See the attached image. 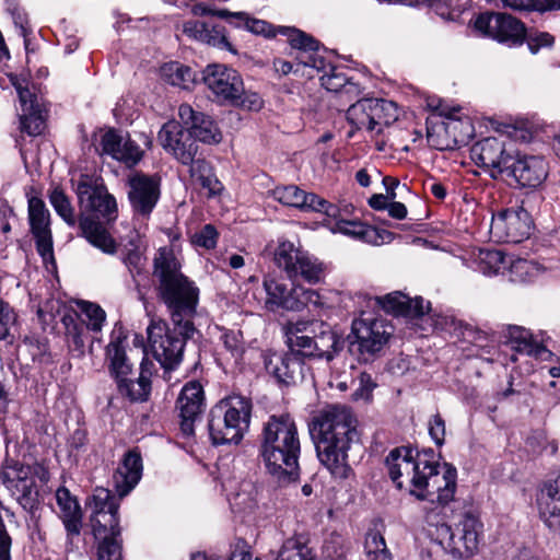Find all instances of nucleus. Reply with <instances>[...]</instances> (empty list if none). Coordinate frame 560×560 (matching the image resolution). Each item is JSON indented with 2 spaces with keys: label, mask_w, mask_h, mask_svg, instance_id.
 Returning <instances> with one entry per match:
<instances>
[{
  "label": "nucleus",
  "mask_w": 560,
  "mask_h": 560,
  "mask_svg": "<svg viewBox=\"0 0 560 560\" xmlns=\"http://www.w3.org/2000/svg\"><path fill=\"white\" fill-rule=\"evenodd\" d=\"M317 457L329 472L339 479L349 476L348 452L359 443L357 419L341 405H330L316 412L310 423Z\"/></svg>",
  "instance_id": "2"
},
{
  "label": "nucleus",
  "mask_w": 560,
  "mask_h": 560,
  "mask_svg": "<svg viewBox=\"0 0 560 560\" xmlns=\"http://www.w3.org/2000/svg\"><path fill=\"white\" fill-rule=\"evenodd\" d=\"M126 337L113 331L106 348V361L110 375L115 378L118 392L131 401H144L151 392V372L144 368L137 378L131 377L132 364L126 354Z\"/></svg>",
  "instance_id": "7"
},
{
  "label": "nucleus",
  "mask_w": 560,
  "mask_h": 560,
  "mask_svg": "<svg viewBox=\"0 0 560 560\" xmlns=\"http://www.w3.org/2000/svg\"><path fill=\"white\" fill-rule=\"evenodd\" d=\"M348 547L346 540L339 534H330L323 545V557L325 560H346Z\"/></svg>",
  "instance_id": "51"
},
{
  "label": "nucleus",
  "mask_w": 560,
  "mask_h": 560,
  "mask_svg": "<svg viewBox=\"0 0 560 560\" xmlns=\"http://www.w3.org/2000/svg\"><path fill=\"white\" fill-rule=\"evenodd\" d=\"M273 261L292 280L301 277L310 283H317L323 278V264L290 241H279Z\"/></svg>",
  "instance_id": "13"
},
{
  "label": "nucleus",
  "mask_w": 560,
  "mask_h": 560,
  "mask_svg": "<svg viewBox=\"0 0 560 560\" xmlns=\"http://www.w3.org/2000/svg\"><path fill=\"white\" fill-rule=\"evenodd\" d=\"M393 334L384 319L363 313L354 319L348 336L349 351L361 362L373 361L387 345Z\"/></svg>",
  "instance_id": "10"
},
{
  "label": "nucleus",
  "mask_w": 560,
  "mask_h": 560,
  "mask_svg": "<svg viewBox=\"0 0 560 560\" xmlns=\"http://www.w3.org/2000/svg\"><path fill=\"white\" fill-rule=\"evenodd\" d=\"M287 342L296 357L325 358L330 361L343 347V340L324 322H300L289 328Z\"/></svg>",
  "instance_id": "6"
},
{
  "label": "nucleus",
  "mask_w": 560,
  "mask_h": 560,
  "mask_svg": "<svg viewBox=\"0 0 560 560\" xmlns=\"http://www.w3.org/2000/svg\"><path fill=\"white\" fill-rule=\"evenodd\" d=\"M339 212L335 218L327 217L326 225L334 233H341L347 236L369 242L375 236V230L360 221L337 219Z\"/></svg>",
  "instance_id": "33"
},
{
  "label": "nucleus",
  "mask_w": 560,
  "mask_h": 560,
  "mask_svg": "<svg viewBox=\"0 0 560 560\" xmlns=\"http://www.w3.org/2000/svg\"><path fill=\"white\" fill-rule=\"evenodd\" d=\"M483 534V524L476 510H466L460 514L455 527L440 524L435 528V540L454 558L472 556Z\"/></svg>",
  "instance_id": "8"
},
{
  "label": "nucleus",
  "mask_w": 560,
  "mask_h": 560,
  "mask_svg": "<svg viewBox=\"0 0 560 560\" xmlns=\"http://www.w3.org/2000/svg\"><path fill=\"white\" fill-rule=\"evenodd\" d=\"M533 230L529 212L521 206L498 210L492 214L490 235L495 242L521 243Z\"/></svg>",
  "instance_id": "15"
},
{
  "label": "nucleus",
  "mask_w": 560,
  "mask_h": 560,
  "mask_svg": "<svg viewBox=\"0 0 560 560\" xmlns=\"http://www.w3.org/2000/svg\"><path fill=\"white\" fill-rule=\"evenodd\" d=\"M160 294L174 326L185 336L192 337L197 331L191 318L196 314L199 289L186 277L160 287Z\"/></svg>",
  "instance_id": "11"
},
{
  "label": "nucleus",
  "mask_w": 560,
  "mask_h": 560,
  "mask_svg": "<svg viewBox=\"0 0 560 560\" xmlns=\"http://www.w3.org/2000/svg\"><path fill=\"white\" fill-rule=\"evenodd\" d=\"M182 265L170 247L159 248L154 257V276L160 280V287L179 278H186L180 271Z\"/></svg>",
  "instance_id": "31"
},
{
  "label": "nucleus",
  "mask_w": 560,
  "mask_h": 560,
  "mask_svg": "<svg viewBox=\"0 0 560 560\" xmlns=\"http://www.w3.org/2000/svg\"><path fill=\"white\" fill-rule=\"evenodd\" d=\"M441 114L445 115L450 119V121L446 122L445 128L447 132L454 133V138L457 143L466 142L468 138L472 136L474 127L468 119H457L453 113H445L444 110H442Z\"/></svg>",
  "instance_id": "52"
},
{
  "label": "nucleus",
  "mask_w": 560,
  "mask_h": 560,
  "mask_svg": "<svg viewBox=\"0 0 560 560\" xmlns=\"http://www.w3.org/2000/svg\"><path fill=\"white\" fill-rule=\"evenodd\" d=\"M207 38L201 39L202 43H207L217 47H228L229 42L224 35L223 27L219 25H207Z\"/></svg>",
  "instance_id": "61"
},
{
  "label": "nucleus",
  "mask_w": 560,
  "mask_h": 560,
  "mask_svg": "<svg viewBox=\"0 0 560 560\" xmlns=\"http://www.w3.org/2000/svg\"><path fill=\"white\" fill-rule=\"evenodd\" d=\"M161 77L165 82L180 89H189L195 82V72L179 62H168L161 68Z\"/></svg>",
  "instance_id": "38"
},
{
  "label": "nucleus",
  "mask_w": 560,
  "mask_h": 560,
  "mask_svg": "<svg viewBox=\"0 0 560 560\" xmlns=\"http://www.w3.org/2000/svg\"><path fill=\"white\" fill-rule=\"evenodd\" d=\"M207 25L208 23L197 20L187 21L184 23L183 32L187 36L201 42L207 36Z\"/></svg>",
  "instance_id": "64"
},
{
  "label": "nucleus",
  "mask_w": 560,
  "mask_h": 560,
  "mask_svg": "<svg viewBox=\"0 0 560 560\" xmlns=\"http://www.w3.org/2000/svg\"><path fill=\"white\" fill-rule=\"evenodd\" d=\"M16 316L8 303L0 302V340H4L15 324Z\"/></svg>",
  "instance_id": "58"
},
{
  "label": "nucleus",
  "mask_w": 560,
  "mask_h": 560,
  "mask_svg": "<svg viewBox=\"0 0 560 560\" xmlns=\"http://www.w3.org/2000/svg\"><path fill=\"white\" fill-rule=\"evenodd\" d=\"M373 104H376L374 98H363L352 104L347 110L348 121L359 130L370 131Z\"/></svg>",
  "instance_id": "41"
},
{
  "label": "nucleus",
  "mask_w": 560,
  "mask_h": 560,
  "mask_svg": "<svg viewBox=\"0 0 560 560\" xmlns=\"http://www.w3.org/2000/svg\"><path fill=\"white\" fill-rule=\"evenodd\" d=\"M37 479L48 480V471L39 464L23 465L7 459L0 470V483L27 511H33L38 502Z\"/></svg>",
  "instance_id": "9"
},
{
  "label": "nucleus",
  "mask_w": 560,
  "mask_h": 560,
  "mask_svg": "<svg viewBox=\"0 0 560 560\" xmlns=\"http://www.w3.org/2000/svg\"><path fill=\"white\" fill-rule=\"evenodd\" d=\"M62 324L66 328V335L70 347L78 351L79 354H83L85 348L86 328L83 326V324L79 323V314L75 312L65 314L62 316Z\"/></svg>",
  "instance_id": "40"
},
{
  "label": "nucleus",
  "mask_w": 560,
  "mask_h": 560,
  "mask_svg": "<svg viewBox=\"0 0 560 560\" xmlns=\"http://www.w3.org/2000/svg\"><path fill=\"white\" fill-rule=\"evenodd\" d=\"M21 130L28 136H38L45 129V117L40 106L34 107L21 115Z\"/></svg>",
  "instance_id": "49"
},
{
  "label": "nucleus",
  "mask_w": 560,
  "mask_h": 560,
  "mask_svg": "<svg viewBox=\"0 0 560 560\" xmlns=\"http://www.w3.org/2000/svg\"><path fill=\"white\" fill-rule=\"evenodd\" d=\"M49 201L57 212V214L69 225L77 224V217L74 208L71 205L69 197L60 188H54L49 194Z\"/></svg>",
  "instance_id": "44"
},
{
  "label": "nucleus",
  "mask_w": 560,
  "mask_h": 560,
  "mask_svg": "<svg viewBox=\"0 0 560 560\" xmlns=\"http://www.w3.org/2000/svg\"><path fill=\"white\" fill-rule=\"evenodd\" d=\"M282 33L288 37V42L292 49L290 55L293 57V60L300 70L301 68H310L317 71L326 70L327 62L318 52V40L298 28L284 27Z\"/></svg>",
  "instance_id": "20"
},
{
  "label": "nucleus",
  "mask_w": 560,
  "mask_h": 560,
  "mask_svg": "<svg viewBox=\"0 0 560 560\" xmlns=\"http://www.w3.org/2000/svg\"><path fill=\"white\" fill-rule=\"evenodd\" d=\"M252 402L243 396L222 399L210 411L208 429L212 444H237L250 423Z\"/></svg>",
  "instance_id": "5"
},
{
  "label": "nucleus",
  "mask_w": 560,
  "mask_h": 560,
  "mask_svg": "<svg viewBox=\"0 0 560 560\" xmlns=\"http://www.w3.org/2000/svg\"><path fill=\"white\" fill-rule=\"evenodd\" d=\"M231 23H234L236 26H240L244 23L245 27L255 34L268 35L269 25L265 21L250 19L246 13H244V18H231Z\"/></svg>",
  "instance_id": "60"
},
{
  "label": "nucleus",
  "mask_w": 560,
  "mask_h": 560,
  "mask_svg": "<svg viewBox=\"0 0 560 560\" xmlns=\"http://www.w3.org/2000/svg\"><path fill=\"white\" fill-rule=\"evenodd\" d=\"M143 464L137 450L128 451L113 475L114 488L120 499L128 495L142 477Z\"/></svg>",
  "instance_id": "27"
},
{
  "label": "nucleus",
  "mask_w": 560,
  "mask_h": 560,
  "mask_svg": "<svg viewBox=\"0 0 560 560\" xmlns=\"http://www.w3.org/2000/svg\"><path fill=\"white\" fill-rule=\"evenodd\" d=\"M176 409L180 418L182 432L185 435L194 434L195 422L205 409V392L199 382L190 381L184 385L177 397Z\"/></svg>",
  "instance_id": "22"
},
{
  "label": "nucleus",
  "mask_w": 560,
  "mask_h": 560,
  "mask_svg": "<svg viewBox=\"0 0 560 560\" xmlns=\"http://www.w3.org/2000/svg\"><path fill=\"white\" fill-rule=\"evenodd\" d=\"M49 217L42 199L32 197L28 200V219L32 233L49 231Z\"/></svg>",
  "instance_id": "43"
},
{
  "label": "nucleus",
  "mask_w": 560,
  "mask_h": 560,
  "mask_svg": "<svg viewBox=\"0 0 560 560\" xmlns=\"http://www.w3.org/2000/svg\"><path fill=\"white\" fill-rule=\"evenodd\" d=\"M218 237L219 233L215 228L211 224H207L192 235L191 241L198 247L212 249L217 246Z\"/></svg>",
  "instance_id": "56"
},
{
  "label": "nucleus",
  "mask_w": 560,
  "mask_h": 560,
  "mask_svg": "<svg viewBox=\"0 0 560 560\" xmlns=\"http://www.w3.org/2000/svg\"><path fill=\"white\" fill-rule=\"evenodd\" d=\"M101 143L105 153L127 166L138 164L143 156V150L136 141L131 140L128 135H122L113 129L103 135Z\"/></svg>",
  "instance_id": "26"
},
{
  "label": "nucleus",
  "mask_w": 560,
  "mask_h": 560,
  "mask_svg": "<svg viewBox=\"0 0 560 560\" xmlns=\"http://www.w3.org/2000/svg\"><path fill=\"white\" fill-rule=\"evenodd\" d=\"M271 196L284 206L322 212L326 217L335 218L338 213L337 206L315 194L305 192L295 185L276 187L271 191Z\"/></svg>",
  "instance_id": "23"
},
{
  "label": "nucleus",
  "mask_w": 560,
  "mask_h": 560,
  "mask_svg": "<svg viewBox=\"0 0 560 560\" xmlns=\"http://www.w3.org/2000/svg\"><path fill=\"white\" fill-rule=\"evenodd\" d=\"M476 268L486 276L505 275L508 256L499 249H479L474 254Z\"/></svg>",
  "instance_id": "34"
},
{
  "label": "nucleus",
  "mask_w": 560,
  "mask_h": 560,
  "mask_svg": "<svg viewBox=\"0 0 560 560\" xmlns=\"http://www.w3.org/2000/svg\"><path fill=\"white\" fill-rule=\"evenodd\" d=\"M509 340L511 343V347L516 350L517 352L525 353L528 355L532 354H538L539 353V347L534 341L532 334L518 326L510 327L509 329Z\"/></svg>",
  "instance_id": "42"
},
{
  "label": "nucleus",
  "mask_w": 560,
  "mask_h": 560,
  "mask_svg": "<svg viewBox=\"0 0 560 560\" xmlns=\"http://www.w3.org/2000/svg\"><path fill=\"white\" fill-rule=\"evenodd\" d=\"M544 270L545 269L534 260L508 257V265L503 277H506L510 282L523 284L537 279Z\"/></svg>",
  "instance_id": "32"
},
{
  "label": "nucleus",
  "mask_w": 560,
  "mask_h": 560,
  "mask_svg": "<svg viewBox=\"0 0 560 560\" xmlns=\"http://www.w3.org/2000/svg\"><path fill=\"white\" fill-rule=\"evenodd\" d=\"M158 140L163 149L182 164H188L197 155L198 144L196 140L175 120H168L162 126Z\"/></svg>",
  "instance_id": "21"
},
{
  "label": "nucleus",
  "mask_w": 560,
  "mask_h": 560,
  "mask_svg": "<svg viewBox=\"0 0 560 560\" xmlns=\"http://www.w3.org/2000/svg\"><path fill=\"white\" fill-rule=\"evenodd\" d=\"M147 334L154 359L164 370L176 369L182 362L186 340L191 337L185 336L175 326L171 330L164 320L155 318L151 319Z\"/></svg>",
  "instance_id": "12"
},
{
  "label": "nucleus",
  "mask_w": 560,
  "mask_h": 560,
  "mask_svg": "<svg viewBox=\"0 0 560 560\" xmlns=\"http://www.w3.org/2000/svg\"><path fill=\"white\" fill-rule=\"evenodd\" d=\"M178 115L182 122L190 129L188 132L192 139L207 143L221 141L222 136L209 116L194 110L188 104L179 106Z\"/></svg>",
  "instance_id": "28"
},
{
  "label": "nucleus",
  "mask_w": 560,
  "mask_h": 560,
  "mask_svg": "<svg viewBox=\"0 0 560 560\" xmlns=\"http://www.w3.org/2000/svg\"><path fill=\"white\" fill-rule=\"evenodd\" d=\"M326 306L327 302L318 291L300 284H292L291 298L285 303V311L299 312L307 308L319 314Z\"/></svg>",
  "instance_id": "30"
},
{
  "label": "nucleus",
  "mask_w": 560,
  "mask_h": 560,
  "mask_svg": "<svg viewBox=\"0 0 560 560\" xmlns=\"http://www.w3.org/2000/svg\"><path fill=\"white\" fill-rule=\"evenodd\" d=\"M97 547V560H121L120 528H108L101 537Z\"/></svg>",
  "instance_id": "37"
},
{
  "label": "nucleus",
  "mask_w": 560,
  "mask_h": 560,
  "mask_svg": "<svg viewBox=\"0 0 560 560\" xmlns=\"http://www.w3.org/2000/svg\"><path fill=\"white\" fill-rule=\"evenodd\" d=\"M71 182L81 210L79 226L82 235L104 254H116V241L106 228L93 218H102L107 222L116 220L118 211L115 198L107 192L103 180L97 176L81 174Z\"/></svg>",
  "instance_id": "3"
},
{
  "label": "nucleus",
  "mask_w": 560,
  "mask_h": 560,
  "mask_svg": "<svg viewBox=\"0 0 560 560\" xmlns=\"http://www.w3.org/2000/svg\"><path fill=\"white\" fill-rule=\"evenodd\" d=\"M515 151L513 142L508 137H488L472 144L470 156L477 165L497 179L504 177Z\"/></svg>",
  "instance_id": "14"
},
{
  "label": "nucleus",
  "mask_w": 560,
  "mask_h": 560,
  "mask_svg": "<svg viewBox=\"0 0 560 560\" xmlns=\"http://www.w3.org/2000/svg\"><path fill=\"white\" fill-rule=\"evenodd\" d=\"M202 79L220 103L236 104L244 93V83L238 72L224 65L207 66Z\"/></svg>",
  "instance_id": "18"
},
{
  "label": "nucleus",
  "mask_w": 560,
  "mask_h": 560,
  "mask_svg": "<svg viewBox=\"0 0 560 560\" xmlns=\"http://www.w3.org/2000/svg\"><path fill=\"white\" fill-rule=\"evenodd\" d=\"M187 165H189L190 177L197 183L212 172V167L206 160L196 156Z\"/></svg>",
  "instance_id": "63"
},
{
  "label": "nucleus",
  "mask_w": 560,
  "mask_h": 560,
  "mask_svg": "<svg viewBox=\"0 0 560 560\" xmlns=\"http://www.w3.org/2000/svg\"><path fill=\"white\" fill-rule=\"evenodd\" d=\"M128 200L136 217L148 219L161 196V177L135 172L128 176Z\"/></svg>",
  "instance_id": "16"
},
{
  "label": "nucleus",
  "mask_w": 560,
  "mask_h": 560,
  "mask_svg": "<svg viewBox=\"0 0 560 560\" xmlns=\"http://www.w3.org/2000/svg\"><path fill=\"white\" fill-rule=\"evenodd\" d=\"M221 340L225 350L237 362L245 352L243 334L240 330H226L222 334Z\"/></svg>",
  "instance_id": "53"
},
{
  "label": "nucleus",
  "mask_w": 560,
  "mask_h": 560,
  "mask_svg": "<svg viewBox=\"0 0 560 560\" xmlns=\"http://www.w3.org/2000/svg\"><path fill=\"white\" fill-rule=\"evenodd\" d=\"M266 371L279 383L291 385L303 378V364L294 353L267 350L262 353Z\"/></svg>",
  "instance_id": "25"
},
{
  "label": "nucleus",
  "mask_w": 560,
  "mask_h": 560,
  "mask_svg": "<svg viewBox=\"0 0 560 560\" xmlns=\"http://www.w3.org/2000/svg\"><path fill=\"white\" fill-rule=\"evenodd\" d=\"M504 176L512 178L520 187L536 188L548 176V163L542 156L515 151Z\"/></svg>",
  "instance_id": "19"
},
{
  "label": "nucleus",
  "mask_w": 560,
  "mask_h": 560,
  "mask_svg": "<svg viewBox=\"0 0 560 560\" xmlns=\"http://www.w3.org/2000/svg\"><path fill=\"white\" fill-rule=\"evenodd\" d=\"M264 289L267 294L266 306L269 310H285V303L291 298V288L289 289L285 282L273 277H266Z\"/></svg>",
  "instance_id": "36"
},
{
  "label": "nucleus",
  "mask_w": 560,
  "mask_h": 560,
  "mask_svg": "<svg viewBox=\"0 0 560 560\" xmlns=\"http://www.w3.org/2000/svg\"><path fill=\"white\" fill-rule=\"evenodd\" d=\"M278 560H315V555L310 547L291 539L282 546Z\"/></svg>",
  "instance_id": "50"
},
{
  "label": "nucleus",
  "mask_w": 560,
  "mask_h": 560,
  "mask_svg": "<svg viewBox=\"0 0 560 560\" xmlns=\"http://www.w3.org/2000/svg\"><path fill=\"white\" fill-rule=\"evenodd\" d=\"M36 248L45 261L54 260L51 231L33 233Z\"/></svg>",
  "instance_id": "57"
},
{
  "label": "nucleus",
  "mask_w": 560,
  "mask_h": 560,
  "mask_svg": "<svg viewBox=\"0 0 560 560\" xmlns=\"http://www.w3.org/2000/svg\"><path fill=\"white\" fill-rule=\"evenodd\" d=\"M503 8L517 12L551 11L560 9V0H501Z\"/></svg>",
  "instance_id": "45"
},
{
  "label": "nucleus",
  "mask_w": 560,
  "mask_h": 560,
  "mask_svg": "<svg viewBox=\"0 0 560 560\" xmlns=\"http://www.w3.org/2000/svg\"><path fill=\"white\" fill-rule=\"evenodd\" d=\"M388 475L399 489H406L419 500L445 505L456 491V468L450 464L430 460L407 447L395 448L386 457Z\"/></svg>",
  "instance_id": "1"
},
{
  "label": "nucleus",
  "mask_w": 560,
  "mask_h": 560,
  "mask_svg": "<svg viewBox=\"0 0 560 560\" xmlns=\"http://www.w3.org/2000/svg\"><path fill=\"white\" fill-rule=\"evenodd\" d=\"M78 308L81 313L79 315V323L93 332H100L106 320L105 311L97 304L80 301L78 302Z\"/></svg>",
  "instance_id": "39"
},
{
  "label": "nucleus",
  "mask_w": 560,
  "mask_h": 560,
  "mask_svg": "<svg viewBox=\"0 0 560 560\" xmlns=\"http://www.w3.org/2000/svg\"><path fill=\"white\" fill-rule=\"evenodd\" d=\"M429 311L430 302H425L421 296H416L413 299L408 298L404 315L419 317L429 313Z\"/></svg>",
  "instance_id": "62"
},
{
  "label": "nucleus",
  "mask_w": 560,
  "mask_h": 560,
  "mask_svg": "<svg viewBox=\"0 0 560 560\" xmlns=\"http://www.w3.org/2000/svg\"><path fill=\"white\" fill-rule=\"evenodd\" d=\"M376 303L386 312L404 315L406 304L408 303V296L400 292H394L383 298H377Z\"/></svg>",
  "instance_id": "54"
},
{
  "label": "nucleus",
  "mask_w": 560,
  "mask_h": 560,
  "mask_svg": "<svg viewBox=\"0 0 560 560\" xmlns=\"http://www.w3.org/2000/svg\"><path fill=\"white\" fill-rule=\"evenodd\" d=\"M474 27L485 36L510 45H521L526 37L524 24L508 13H481L475 19Z\"/></svg>",
  "instance_id": "17"
},
{
  "label": "nucleus",
  "mask_w": 560,
  "mask_h": 560,
  "mask_svg": "<svg viewBox=\"0 0 560 560\" xmlns=\"http://www.w3.org/2000/svg\"><path fill=\"white\" fill-rule=\"evenodd\" d=\"M301 443L294 420L289 415L271 416L265 423L260 455L264 465L279 483L295 481L300 475Z\"/></svg>",
  "instance_id": "4"
},
{
  "label": "nucleus",
  "mask_w": 560,
  "mask_h": 560,
  "mask_svg": "<svg viewBox=\"0 0 560 560\" xmlns=\"http://www.w3.org/2000/svg\"><path fill=\"white\" fill-rule=\"evenodd\" d=\"M364 552L369 560H389L390 553L384 537L377 532H369L365 536Z\"/></svg>",
  "instance_id": "47"
},
{
  "label": "nucleus",
  "mask_w": 560,
  "mask_h": 560,
  "mask_svg": "<svg viewBox=\"0 0 560 560\" xmlns=\"http://www.w3.org/2000/svg\"><path fill=\"white\" fill-rule=\"evenodd\" d=\"M374 102L376 104L372 106L370 132L381 133L385 127L397 120L398 110L390 101L374 98Z\"/></svg>",
  "instance_id": "35"
},
{
  "label": "nucleus",
  "mask_w": 560,
  "mask_h": 560,
  "mask_svg": "<svg viewBox=\"0 0 560 560\" xmlns=\"http://www.w3.org/2000/svg\"><path fill=\"white\" fill-rule=\"evenodd\" d=\"M56 501L68 536H79L82 528V511L77 499L67 488L61 487L56 491Z\"/></svg>",
  "instance_id": "29"
},
{
  "label": "nucleus",
  "mask_w": 560,
  "mask_h": 560,
  "mask_svg": "<svg viewBox=\"0 0 560 560\" xmlns=\"http://www.w3.org/2000/svg\"><path fill=\"white\" fill-rule=\"evenodd\" d=\"M122 262L132 278L140 275L144 268L145 258L136 240L131 238L122 249Z\"/></svg>",
  "instance_id": "46"
},
{
  "label": "nucleus",
  "mask_w": 560,
  "mask_h": 560,
  "mask_svg": "<svg viewBox=\"0 0 560 560\" xmlns=\"http://www.w3.org/2000/svg\"><path fill=\"white\" fill-rule=\"evenodd\" d=\"M91 524L95 537H101L108 528L119 527V504L105 488H96L91 500Z\"/></svg>",
  "instance_id": "24"
},
{
  "label": "nucleus",
  "mask_w": 560,
  "mask_h": 560,
  "mask_svg": "<svg viewBox=\"0 0 560 560\" xmlns=\"http://www.w3.org/2000/svg\"><path fill=\"white\" fill-rule=\"evenodd\" d=\"M539 501V513L544 523L553 532L560 534V500L547 499Z\"/></svg>",
  "instance_id": "48"
},
{
  "label": "nucleus",
  "mask_w": 560,
  "mask_h": 560,
  "mask_svg": "<svg viewBox=\"0 0 560 560\" xmlns=\"http://www.w3.org/2000/svg\"><path fill=\"white\" fill-rule=\"evenodd\" d=\"M327 67L330 68V72H325L324 75L320 77L322 85L331 92H339L348 85H352V83L346 78L342 72L337 71L336 68L331 67L327 63Z\"/></svg>",
  "instance_id": "55"
},
{
  "label": "nucleus",
  "mask_w": 560,
  "mask_h": 560,
  "mask_svg": "<svg viewBox=\"0 0 560 560\" xmlns=\"http://www.w3.org/2000/svg\"><path fill=\"white\" fill-rule=\"evenodd\" d=\"M428 425L429 434L431 439L434 441V443L438 446L443 445L446 433L445 421L443 420V418L439 413L433 415L430 418Z\"/></svg>",
  "instance_id": "59"
}]
</instances>
